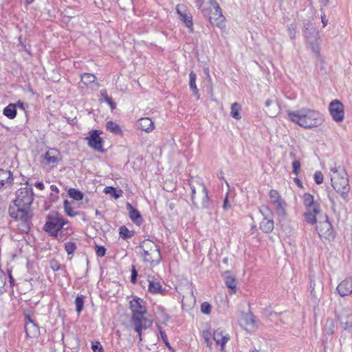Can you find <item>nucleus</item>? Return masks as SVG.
I'll use <instances>...</instances> for the list:
<instances>
[{
    "label": "nucleus",
    "instance_id": "4468645a",
    "mask_svg": "<svg viewBox=\"0 0 352 352\" xmlns=\"http://www.w3.org/2000/svg\"><path fill=\"white\" fill-rule=\"evenodd\" d=\"M144 304L143 300L139 298H133L130 301V308L133 315H144L146 313V309Z\"/></svg>",
    "mask_w": 352,
    "mask_h": 352
},
{
    "label": "nucleus",
    "instance_id": "864d4df0",
    "mask_svg": "<svg viewBox=\"0 0 352 352\" xmlns=\"http://www.w3.org/2000/svg\"><path fill=\"white\" fill-rule=\"evenodd\" d=\"M6 281V276L5 273L0 269V293H2V291L4 288Z\"/></svg>",
    "mask_w": 352,
    "mask_h": 352
},
{
    "label": "nucleus",
    "instance_id": "09e8293b",
    "mask_svg": "<svg viewBox=\"0 0 352 352\" xmlns=\"http://www.w3.org/2000/svg\"><path fill=\"white\" fill-rule=\"evenodd\" d=\"M202 337L207 346L210 347L212 342L210 341L211 333L209 331L205 330L202 332Z\"/></svg>",
    "mask_w": 352,
    "mask_h": 352
},
{
    "label": "nucleus",
    "instance_id": "dca6fc26",
    "mask_svg": "<svg viewBox=\"0 0 352 352\" xmlns=\"http://www.w3.org/2000/svg\"><path fill=\"white\" fill-rule=\"evenodd\" d=\"M216 7L211 10L210 14L208 15H204L212 25H218L220 23L223 22L224 17L221 13V10L219 6H215Z\"/></svg>",
    "mask_w": 352,
    "mask_h": 352
},
{
    "label": "nucleus",
    "instance_id": "bb28decb",
    "mask_svg": "<svg viewBox=\"0 0 352 352\" xmlns=\"http://www.w3.org/2000/svg\"><path fill=\"white\" fill-rule=\"evenodd\" d=\"M59 153L56 149H50L45 155V159L49 164H54L59 160Z\"/></svg>",
    "mask_w": 352,
    "mask_h": 352
},
{
    "label": "nucleus",
    "instance_id": "c9c22d12",
    "mask_svg": "<svg viewBox=\"0 0 352 352\" xmlns=\"http://www.w3.org/2000/svg\"><path fill=\"white\" fill-rule=\"evenodd\" d=\"M335 322L332 318H327L324 325V332L328 335L334 333Z\"/></svg>",
    "mask_w": 352,
    "mask_h": 352
},
{
    "label": "nucleus",
    "instance_id": "aec40b11",
    "mask_svg": "<svg viewBox=\"0 0 352 352\" xmlns=\"http://www.w3.org/2000/svg\"><path fill=\"white\" fill-rule=\"evenodd\" d=\"M126 207L129 212L131 220L136 225H140L142 223V217L140 212L129 202L126 203Z\"/></svg>",
    "mask_w": 352,
    "mask_h": 352
},
{
    "label": "nucleus",
    "instance_id": "7c9ffc66",
    "mask_svg": "<svg viewBox=\"0 0 352 352\" xmlns=\"http://www.w3.org/2000/svg\"><path fill=\"white\" fill-rule=\"evenodd\" d=\"M3 115L10 119H13L16 116V104L10 103L3 109Z\"/></svg>",
    "mask_w": 352,
    "mask_h": 352
},
{
    "label": "nucleus",
    "instance_id": "9b49d317",
    "mask_svg": "<svg viewBox=\"0 0 352 352\" xmlns=\"http://www.w3.org/2000/svg\"><path fill=\"white\" fill-rule=\"evenodd\" d=\"M131 323L135 331L138 333L140 341H142V330L147 329L151 325V322L144 315H132Z\"/></svg>",
    "mask_w": 352,
    "mask_h": 352
},
{
    "label": "nucleus",
    "instance_id": "ea45409f",
    "mask_svg": "<svg viewBox=\"0 0 352 352\" xmlns=\"http://www.w3.org/2000/svg\"><path fill=\"white\" fill-rule=\"evenodd\" d=\"M119 234L122 239H127L131 238L133 236L134 232L129 230L126 226H123L119 228Z\"/></svg>",
    "mask_w": 352,
    "mask_h": 352
},
{
    "label": "nucleus",
    "instance_id": "58836bf2",
    "mask_svg": "<svg viewBox=\"0 0 352 352\" xmlns=\"http://www.w3.org/2000/svg\"><path fill=\"white\" fill-rule=\"evenodd\" d=\"M65 212L69 217H76L79 214L78 212L74 211L71 206V203L68 200H65L64 203Z\"/></svg>",
    "mask_w": 352,
    "mask_h": 352
},
{
    "label": "nucleus",
    "instance_id": "39448f33",
    "mask_svg": "<svg viewBox=\"0 0 352 352\" xmlns=\"http://www.w3.org/2000/svg\"><path fill=\"white\" fill-rule=\"evenodd\" d=\"M138 248L145 262L151 264H158L161 261V254L159 246L153 241L146 239L143 241Z\"/></svg>",
    "mask_w": 352,
    "mask_h": 352
},
{
    "label": "nucleus",
    "instance_id": "e2e57ef3",
    "mask_svg": "<svg viewBox=\"0 0 352 352\" xmlns=\"http://www.w3.org/2000/svg\"><path fill=\"white\" fill-rule=\"evenodd\" d=\"M51 267L54 271H57L60 269V264L56 261H52Z\"/></svg>",
    "mask_w": 352,
    "mask_h": 352
},
{
    "label": "nucleus",
    "instance_id": "8fccbe9b",
    "mask_svg": "<svg viewBox=\"0 0 352 352\" xmlns=\"http://www.w3.org/2000/svg\"><path fill=\"white\" fill-rule=\"evenodd\" d=\"M91 349L94 352H104L103 347L98 341L92 342Z\"/></svg>",
    "mask_w": 352,
    "mask_h": 352
},
{
    "label": "nucleus",
    "instance_id": "1a4fd4ad",
    "mask_svg": "<svg viewBox=\"0 0 352 352\" xmlns=\"http://www.w3.org/2000/svg\"><path fill=\"white\" fill-rule=\"evenodd\" d=\"M325 220L320 221L316 226V230L320 239L330 240L334 238L332 225L329 221L327 215L325 216Z\"/></svg>",
    "mask_w": 352,
    "mask_h": 352
},
{
    "label": "nucleus",
    "instance_id": "a18cd8bd",
    "mask_svg": "<svg viewBox=\"0 0 352 352\" xmlns=\"http://www.w3.org/2000/svg\"><path fill=\"white\" fill-rule=\"evenodd\" d=\"M76 248V244L74 242L69 241L65 243V250L69 255L72 254Z\"/></svg>",
    "mask_w": 352,
    "mask_h": 352
},
{
    "label": "nucleus",
    "instance_id": "c756f323",
    "mask_svg": "<svg viewBox=\"0 0 352 352\" xmlns=\"http://www.w3.org/2000/svg\"><path fill=\"white\" fill-rule=\"evenodd\" d=\"M148 291L153 294H163L165 289H162V285L159 282L149 280Z\"/></svg>",
    "mask_w": 352,
    "mask_h": 352
},
{
    "label": "nucleus",
    "instance_id": "4d7b16f0",
    "mask_svg": "<svg viewBox=\"0 0 352 352\" xmlns=\"http://www.w3.org/2000/svg\"><path fill=\"white\" fill-rule=\"evenodd\" d=\"M96 253L98 256L102 257L106 254V249L103 246L96 245Z\"/></svg>",
    "mask_w": 352,
    "mask_h": 352
},
{
    "label": "nucleus",
    "instance_id": "20e7f679",
    "mask_svg": "<svg viewBox=\"0 0 352 352\" xmlns=\"http://www.w3.org/2000/svg\"><path fill=\"white\" fill-rule=\"evenodd\" d=\"M68 221L63 217V215L56 211H51L46 217V221L43 226V230L50 236L58 239V232L63 228Z\"/></svg>",
    "mask_w": 352,
    "mask_h": 352
},
{
    "label": "nucleus",
    "instance_id": "f257e3e1",
    "mask_svg": "<svg viewBox=\"0 0 352 352\" xmlns=\"http://www.w3.org/2000/svg\"><path fill=\"white\" fill-rule=\"evenodd\" d=\"M287 114L292 122L306 129L317 127L324 122L322 116L318 111L307 108L295 111L287 110Z\"/></svg>",
    "mask_w": 352,
    "mask_h": 352
},
{
    "label": "nucleus",
    "instance_id": "37998d69",
    "mask_svg": "<svg viewBox=\"0 0 352 352\" xmlns=\"http://www.w3.org/2000/svg\"><path fill=\"white\" fill-rule=\"evenodd\" d=\"M106 127L108 131L116 134H118L121 132V129L119 125L113 121L107 122L106 124Z\"/></svg>",
    "mask_w": 352,
    "mask_h": 352
},
{
    "label": "nucleus",
    "instance_id": "338daca9",
    "mask_svg": "<svg viewBox=\"0 0 352 352\" xmlns=\"http://www.w3.org/2000/svg\"><path fill=\"white\" fill-rule=\"evenodd\" d=\"M15 104H16V108L19 107L23 110H25L24 104L23 102L19 100Z\"/></svg>",
    "mask_w": 352,
    "mask_h": 352
},
{
    "label": "nucleus",
    "instance_id": "5701e85b",
    "mask_svg": "<svg viewBox=\"0 0 352 352\" xmlns=\"http://www.w3.org/2000/svg\"><path fill=\"white\" fill-rule=\"evenodd\" d=\"M303 33L305 38L308 42H311L312 40H317L318 32L311 23H307L304 25Z\"/></svg>",
    "mask_w": 352,
    "mask_h": 352
},
{
    "label": "nucleus",
    "instance_id": "0eeeda50",
    "mask_svg": "<svg viewBox=\"0 0 352 352\" xmlns=\"http://www.w3.org/2000/svg\"><path fill=\"white\" fill-rule=\"evenodd\" d=\"M190 189H191V200L192 201V204L195 205V195L196 193V190H198L199 191H201L203 199L201 202V208H208L210 207V203H209V197L208 194V190L203 183L202 181H200L199 179L192 180L189 183Z\"/></svg>",
    "mask_w": 352,
    "mask_h": 352
},
{
    "label": "nucleus",
    "instance_id": "a19ab883",
    "mask_svg": "<svg viewBox=\"0 0 352 352\" xmlns=\"http://www.w3.org/2000/svg\"><path fill=\"white\" fill-rule=\"evenodd\" d=\"M68 195L72 199L76 201H80L83 199L84 195L83 193L75 188H69L67 191Z\"/></svg>",
    "mask_w": 352,
    "mask_h": 352
},
{
    "label": "nucleus",
    "instance_id": "13d9d810",
    "mask_svg": "<svg viewBox=\"0 0 352 352\" xmlns=\"http://www.w3.org/2000/svg\"><path fill=\"white\" fill-rule=\"evenodd\" d=\"M311 45V48L316 54H319L320 48L316 40H312L311 42H308Z\"/></svg>",
    "mask_w": 352,
    "mask_h": 352
},
{
    "label": "nucleus",
    "instance_id": "4c0bfd02",
    "mask_svg": "<svg viewBox=\"0 0 352 352\" xmlns=\"http://www.w3.org/2000/svg\"><path fill=\"white\" fill-rule=\"evenodd\" d=\"M180 20L186 24V26L190 30V32L193 30V22L191 15L187 14H181Z\"/></svg>",
    "mask_w": 352,
    "mask_h": 352
},
{
    "label": "nucleus",
    "instance_id": "72a5a7b5",
    "mask_svg": "<svg viewBox=\"0 0 352 352\" xmlns=\"http://www.w3.org/2000/svg\"><path fill=\"white\" fill-rule=\"evenodd\" d=\"M103 192L105 194H109L114 199H117L122 196V190H117L116 188L113 186H107L104 188Z\"/></svg>",
    "mask_w": 352,
    "mask_h": 352
},
{
    "label": "nucleus",
    "instance_id": "2eb2a0df",
    "mask_svg": "<svg viewBox=\"0 0 352 352\" xmlns=\"http://www.w3.org/2000/svg\"><path fill=\"white\" fill-rule=\"evenodd\" d=\"M302 199L303 204L306 207V209H311L315 213L320 212V206L317 201H314V197L312 195L309 193H305Z\"/></svg>",
    "mask_w": 352,
    "mask_h": 352
},
{
    "label": "nucleus",
    "instance_id": "f3484780",
    "mask_svg": "<svg viewBox=\"0 0 352 352\" xmlns=\"http://www.w3.org/2000/svg\"><path fill=\"white\" fill-rule=\"evenodd\" d=\"M197 3L204 15H208L215 6H219L215 0H197Z\"/></svg>",
    "mask_w": 352,
    "mask_h": 352
},
{
    "label": "nucleus",
    "instance_id": "393cba45",
    "mask_svg": "<svg viewBox=\"0 0 352 352\" xmlns=\"http://www.w3.org/2000/svg\"><path fill=\"white\" fill-rule=\"evenodd\" d=\"M213 340L217 345H221V349H223L226 343L228 341L229 337L223 335V331L220 329H217L213 333Z\"/></svg>",
    "mask_w": 352,
    "mask_h": 352
},
{
    "label": "nucleus",
    "instance_id": "680f3d73",
    "mask_svg": "<svg viewBox=\"0 0 352 352\" xmlns=\"http://www.w3.org/2000/svg\"><path fill=\"white\" fill-rule=\"evenodd\" d=\"M320 11L322 12V14H321L322 23L323 24V26L325 27L328 23V20L326 19L325 14L323 12V9L322 8H320Z\"/></svg>",
    "mask_w": 352,
    "mask_h": 352
},
{
    "label": "nucleus",
    "instance_id": "423d86ee",
    "mask_svg": "<svg viewBox=\"0 0 352 352\" xmlns=\"http://www.w3.org/2000/svg\"><path fill=\"white\" fill-rule=\"evenodd\" d=\"M34 194L32 188H21L16 191V198L14 201V206L12 207L30 209L34 201Z\"/></svg>",
    "mask_w": 352,
    "mask_h": 352
},
{
    "label": "nucleus",
    "instance_id": "4be33fe9",
    "mask_svg": "<svg viewBox=\"0 0 352 352\" xmlns=\"http://www.w3.org/2000/svg\"><path fill=\"white\" fill-rule=\"evenodd\" d=\"M265 111L270 117H275L279 112V107L277 102L268 99L265 102Z\"/></svg>",
    "mask_w": 352,
    "mask_h": 352
},
{
    "label": "nucleus",
    "instance_id": "69168bd1",
    "mask_svg": "<svg viewBox=\"0 0 352 352\" xmlns=\"http://www.w3.org/2000/svg\"><path fill=\"white\" fill-rule=\"evenodd\" d=\"M329 199L331 201V208L333 210V212L336 211V209H335V206H336V203H335V200L333 197H331L330 195H329Z\"/></svg>",
    "mask_w": 352,
    "mask_h": 352
},
{
    "label": "nucleus",
    "instance_id": "603ef678",
    "mask_svg": "<svg viewBox=\"0 0 352 352\" xmlns=\"http://www.w3.org/2000/svg\"><path fill=\"white\" fill-rule=\"evenodd\" d=\"M300 166H301L300 162L298 160H295L292 162L293 173L296 176L298 175V174H299V170H300Z\"/></svg>",
    "mask_w": 352,
    "mask_h": 352
},
{
    "label": "nucleus",
    "instance_id": "0e129e2a",
    "mask_svg": "<svg viewBox=\"0 0 352 352\" xmlns=\"http://www.w3.org/2000/svg\"><path fill=\"white\" fill-rule=\"evenodd\" d=\"M34 186H35L37 188H38V189H40V190H43V189H44V184H43V182H36V183H35V184H34Z\"/></svg>",
    "mask_w": 352,
    "mask_h": 352
},
{
    "label": "nucleus",
    "instance_id": "c85d7f7f",
    "mask_svg": "<svg viewBox=\"0 0 352 352\" xmlns=\"http://www.w3.org/2000/svg\"><path fill=\"white\" fill-rule=\"evenodd\" d=\"M276 209V212L277 214L280 217H284L286 215V210H285V202L281 198L280 200L272 204Z\"/></svg>",
    "mask_w": 352,
    "mask_h": 352
},
{
    "label": "nucleus",
    "instance_id": "cd10ccee",
    "mask_svg": "<svg viewBox=\"0 0 352 352\" xmlns=\"http://www.w3.org/2000/svg\"><path fill=\"white\" fill-rule=\"evenodd\" d=\"M241 324L247 327L253 326L255 322L254 315L251 312L243 313L241 318Z\"/></svg>",
    "mask_w": 352,
    "mask_h": 352
},
{
    "label": "nucleus",
    "instance_id": "3c124183",
    "mask_svg": "<svg viewBox=\"0 0 352 352\" xmlns=\"http://www.w3.org/2000/svg\"><path fill=\"white\" fill-rule=\"evenodd\" d=\"M211 311V305L207 302H204L201 305V311L204 314H209Z\"/></svg>",
    "mask_w": 352,
    "mask_h": 352
},
{
    "label": "nucleus",
    "instance_id": "f704fd0d",
    "mask_svg": "<svg viewBox=\"0 0 352 352\" xmlns=\"http://www.w3.org/2000/svg\"><path fill=\"white\" fill-rule=\"evenodd\" d=\"M189 78H190L189 86H190V89L192 91V92L194 93V94L195 96H197L199 97V90H198L196 83H195L196 79H197L196 74L194 72H191L189 74Z\"/></svg>",
    "mask_w": 352,
    "mask_h": 352
},
{
    "label": "nucleus",
    "instance_id": "6ab92c4d",
    "mask_svg": "<svg viewBox=\"0 0 352 352\" xmlns=\"http://www.w3.org/2000/svg\"><path fill=\"white\" fill-rule=\"evenodd\" d=\"M13 182V177L11 171L0 169V190L6 186H10Z\"/></svg>",
    "mask_w": 352,
    "mask_h": 352
},
{
    "label": "nucleus",
    "instance_id": "79ce46f5",
    "mask_svg": "<svg viewBox=\"0 0 352 352\" xmlns=\"http://www.w3.org/2000/svg\"><path fill=\"white\" fill-rule=\"evenodd\" d=\"M96 78L94 74L85 73L81 76V82L85 85H89L94 82Z\"/></svg>",
    "mask_w": 352,
    "mask_h": 352
},
{
    "label": "nucleus",
    "instance_id": "473e14b6",
    "mask_svg": "<svg viewBox=\"0 0 352 352\" xmlns=\"http://www.w3.org/2000/svg\"><path fill=\"white\" fill-rule=\"evenodd\" d=\"M100 100L107 102L111 107V110H114L116 108V104L113 101L112 98L107 94V91L105 89L100 91Z\"/></svg>",
    "mask_w": 352,
    "mask_h": 352
},
{
    "label": "nucleus",
    "instance_id": "7ed1b4c3",
    "mask_svg": "<svg viewBox=\"0 0 352 352\" xmlns=\"http://www.w3.org/2000/svg\"><path fill=\"white\" fill-rule=\"evenodd\" d=\"M8 212L9 215L17 222L16 226L19 232L22 234H28L32 226V211L28 208L10 207Z\"/></svg>",
    "mask_w": 352,
    "mask_h": 352
},
{
    "label": "nucleus",
    "instance_id": "f03ea898",
    "mask_svg": "<svg viewBox=\"0 0 352 352\" xmlns=\"http://www.w3.org/2000/svg\"><path fill=\"white\" fill-rule=\"evenodd\" d=\"M331 180L332 186L340 195L344 204L349 201L350 186L346 170L340 167L331 168Z\"/></svg>",
    "mask_w": 352,
    "mask_h": 352
},
{
    "label": "nucleus",
    "instance_id": "774afa93",
    "mask_svg": "<svg viewBox=\"0 0 352 352\" xmlns=\"http://www.w3.org/2000/svg\"><path fill=\"white\" fill-rule=\"evenodd\" d=\"M50 188L52 191H54L56 192V193H58L59 190H58V188L56 187V186L55 185H52L50 186Z\"/></svg>",
    "mask_w": 352,
    "mask_h": 352
},
{
    "label": "nucleus",
    "instance_id": "e433bc0d",
    "mask_svg": "<svg viewBox=\"0 0 352 352\" xmlns=\"http://www.w3.org/2000/svg\"><path fill=\"white\" fill-rule=\"evenodd\" d=\"M241 109V107L239 103H237V102L233 103L231 106V111H230L231 116L236 120H240L241 118V116L240 114Z\"/></svg>",
    "mask_w": 352,
    "mask_h": 352
},
{
    "label": "nucleus",
    "instance_id": "a878e982",
    "mask_svg": "<svg viewBox=\"0 0 352 352\" xmlns=\"http://www.w3.org/2000/svg\"><path fill=\"white\" fill-rule=\"evenodd\" d=\"M25 329L29 337H35L38 333V327L33 320L25 322Z\"/></svg>",
    "mask_w": 352,
    "mask_h": 352
},
{
    "label": "nucleus",
    "instance_id": "49530a36",
    "mask_svg": "<svg viewBox=\"0 0 352 352\" xmlns=\"http://www.w3.org/2000/svg\"><path fill=\"white\" fill-rule=\"evenodd\" d=\"M269 195L270 199V203L272 204L281 199L279 192L276 190H271L270 191Z\"/></svg>",
    "mask_w": 352,
    "mask_h": 352
},
{
    "label": "nucleus",
    "instance_id": "2f4dec72",
    "mask_svg": "<svg viewBox=\"0 0 352 352\" xmlns=\"http://www.w3.org/2000/svg\"><path fill=\"white\" fill-rule=\"evenodd\" d=\"M318 213H315L311 209H306V211L304 213L305 221L311 225H314L316 223V214Z\"/></svg>",
    "mask_w": 352,
    "mask_h": 352
},
{
    "label": "nucleus",
    "instance_id": "6e6d98bb",
    "mask_svg": "<svg viewBox=\"0 0 352 352\" xmlns=\"http://www.w3.org/2000/svg\"><path fill=\"white\" fill-rule=\"evenodd\" d=\"M314 180L317 184H321L323 182V175L320 171H316L314 173Z\"/></svg>",
    "mask_w": 352,
    "mask_h": 352
},
{
    "label": "nucleus",
    "instance_id": "a211bd4d",
    "mask_svg": "<svg viewBox=\"0 0 352 352\" xmlns=\"http://www.w3.org/2000/svg\"><path fill=\"white\" fill-rule=\"evenodd\" d=\"M337 291L340 296H349L352 293V280L347 278L342 280L337 287Z\"/></svg>",
    "mask_w": 352,
    "mask_h": 352
},
{
    "label": "nucleus",
    "instance_id": "9d476101",
    "mask_svg": "<svg viewBox=\"0 0 352 352\" xmlns=\"http://www.w3.org/2000/svg\"><path fill=\"white\" fill-rule=\"evenodd\" d=\"M330 115L336 122H340L344 118V110L343 104L338 100H332L329 106Z\"/></svg>",
    "mask_w": 352,
    "mask_h": 352
},
{
    "label": "nucleus",
    "instance_id": "bf43d9fd",
    "mask_svg": "<svg viewBox=\"0 0 352 352\" xmlns=\"http://www.w3.org/2000/svg\"><path fill=\"white\" fill-rule=\"evenodd\" d=\"M138 276V271L135 270V267L133 266L131 270V282L132 283H136V279Z\"/></svg>",
    "mask_w": 352,
    "mask_h": 352
},
{
    "label": "nucleus",
    "instance_id": "052dcab7",
    "mask_svg": "<svg viewBox=\"0 0 352 352\" xmlns=\"http://www.w3.org/2000/svg\"><path fill=\"white\" fill-rule=\"evenodd\" d=\"M223 208L225 210H228L231 208V205H230V204L228 201V195H226V197L224 199L223 204Z\"/></svg>",
    "mask_w": 352,
    "mask_h": 352
},
{
    "label": "nucleus",
    "instance_id": "412c9836",
    "mask_svg": "<svg viewBox=\"0 0 352 352\" xmlns=\"http://www.w3.org/2000/svg\"><path fill=\"white\" fill-rule=\"evenodd\" d=\"M223 276L225 279V284L229 289H231V293H235L237 285V280L235 276H233L230 271L223 272Z\"/></svg>",
    "mask_w": 352,
    "mask_h": 352
},
{
    "label": "nucleus",
    "instance_id": "ddd939ff",
    "mask_svg": "<svg viewBox=\"0 0 352 352\" xmlns=\"http://www.w3.org/2000/svg\"><path fill=\"white\" fill-rule=\"evenodd\" d=\"M340 326L344 329L352 328V309L349 307L342 308L338 314Z\"/></svg>",
    "mask_w": 352,
    "mask_h": 352
},
{
    "label": "nucleus",
    "instance_id": "b1692460",
    "mask_svg": "<svg viewBox=\"0 0 352 352\" xmlns=\"http://www.w3.org/2000/svg\"><path fill=\"white\" fill-rule=\"evenodd\" d=\"M138 127L147 133L151 132L154 129V123L149 118H142L138 122Z\"/></svg>",
    "mask_w": 352,
    "mask_h": 352
},
{
    "label": "nucleus",
    "instance_id": "6e6552de",
    "mask_svg": "<svg viewBox=\"0 0 352 352\" xmlns=\"http://www.w3.org/2000/svg\"><path fill=\"white\" fill-rule=\"evenodd\" d=\"M259 211L263 217V219L260 224V228L266 233L271 232L274 228L273 217L274 214L270 208L267 206H262Z\"/></svg>",
    "mask_w": 352,
    "mask_h": 352
},
{
    "label": "nucleus",
    "instance_id": "de8ad7c7",
    "mask_svg": "<svg viewBox=\"0 0 352 352\" xmlns=\"http://www.w3.org/2000/svg\"><path fill=\"white\" fill-rule=\"evenodd\" d=\"M296 29H297V26L294 24H291L287 26L288 34H289V38L292 40H294L296 38Z\"/></svg>",
    "mask_w": 352,
    "mask_h": 352
},
{
    "label": "nucleus",
    "instance_id": "5fc2aeb1",
    "mask_svg": "<svg viewBox=\"0 0 352 352\" xmlns=\"http://www.w3.org/2000/svg\"><path fill=\"white\" fill-rule=\"evenodd\" d=\"M158 329L160 330V336H161L162 340L164 341L165 345L168 349H170L171 347H170L169 342H168V338H167L166 333L162 330V329L160 326H158Z\"/></svg>",
    "mask_w": 352,
    "mask_h": 352
},
{
    "label": "nucleus",
    "instance_id": "c03bdc74",
    "mask_svg": "<svg viewBox=\"0 0 352 352\" xmlns=\"http://www.w3.org/2000/svg\"><path fill=\"white\" fill-rule=\"evenodd\" d=\"M84 296H77V297L75 299V305H76V310L78 312V314H80L82 310L83 309L84 306Z\"/></svg>",
    "mask_w": 352,
    "mask_h": 352
},
{
    "label": "nucleus",
    "instance_id": "f8f14e48",
    "mask_svg": "<svg viewBox=\"0 0 352 352\" xmlns=\"http://www.w3.org/2000/svg\"><path fill=\"white\" fill-rule=\"evenodd\" d=\"M100 133L99 131L92 130L90 132L89 136L86 137L85 140H87L89 146L97 151L103 152V140L100 137Z\"/></svg>",
    "mask_w": 352,
    "mask_h": 352
}]
</instances>
